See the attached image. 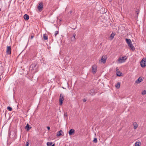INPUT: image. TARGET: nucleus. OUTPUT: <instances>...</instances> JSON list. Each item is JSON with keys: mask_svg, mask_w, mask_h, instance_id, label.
I'll return each mask as SVG.
<instances>
[{"mask_svg": "<svg viewBox=\"0 0 146 146\" xmlns=\"http://www.w3.org/2000/svg\"><path fill=\"white\" fill-rule=\"evenodd\" d=\"M36 64H32L30 66V69L32 68L31 69V70H35L36 68Z\"/></svg>", "mask_w": 146, "mask_h": 146, "instance_id": "obj_8", "label": "nucleus"}, {"mask_svg": "<svg viewBox=\"0 0 146 146\" xmlns=\"http://www.w3.org/2000/svg\"><path fill=\"white\" fill-rule=\"evenodd\" d=\"M134 126V129H135L138 127V125L136 122H134L133 123Z\"/></svg>", "mask_w": 146, "mask_h": 146, "instance_id": "obj_15", "label": "nucleus"}, {"mask_svg": "<svg viewBox=\"0 0 146 146\" xmlns=\"http://www.w3.org/2000/svg\"><path fill=\"white\" fill-rule=\"evenodd\" d=\"M52 142H48L47 143V146H51L52 145Z\"/></svg>", "mask_w": 146, "mask_h": 146, "instance_id": "obj_20", "label": "nucleus"}, {"mask_svg": "<svg viewBox=\"0 0 146 146\" xmlns=\"http://www.w3.org/2000/svg\"><path fill=\"white\" fill-rule=\"evenodd\" d=\"M58 33V31H56L55 32V34H54V35L55 36V37H56V35Z\"/></svg>", "mask_w": 146, "mask_h": 146, "instance_id": "obj_26", "label": "nucleus"}, {"mask_svg": "<svg viewBox=\"0 0 146 146\" xmlns=\"http://www.w3.org/2000/svg\"><path fill=\"white\" fill-rule=\"evenodd\" d=\"M125 40L127 44L131 43V40L130 39L126 38Z\"/></svg>", "mask_w": 146, "mask_h": 146, "instance_id": "obj_17", "label": "nucleus"}, {"mask_svg": "<svg viewBox=\"0 0 146 146\" xmlns=\"http://www.w3.org/2000/svg\"><path fill=\"white\" fill-rule=\"evenodd\" d=\"M43 38L44 40H46L48 39V36L47 35L45 34L43 35Z\"/></svg>", "mask_w": 146, "mask_h": 146, "instance_id": "obj_13", "label": "nucleus"}, {"mask_svg": "<svg viewBox=\"0 0 146 146\" xmlns=\"http://www.w3.org/2000/svg\"><path fill=\"white\" fill-rule=\"evenodd\" d=\"M132 44V42L131 43H129L128 44V46H129L131 45V44Z\"/></svg>", "mask_w": 146, "mask_h": 146, "instance_id": "obj_33", "label": "nucleus"}, {"mask_svg": "<svg viewBox=\"0 0 146 146\" xmlns=\"http://www.w3.org/2000/svg\"><path fill=\"white\" fill-rule=\"evenodd\" d=\"M29 144V141H27L26 142L25 146H28Z\"/></svg>", "mask_w": 146, "mask_h": 146, "instance_id": "obj_28", "label": "nucleus"}, {"mask_svg": "<svg viewBox=\"0 0 146 146\" xmlns=\"http://www.w3.org/2000/svg\"><path fill=\"white\" fill-rule=\"evenodd\" d=\"M93 141L95 143H96L97 142V138H94Z\"/></svg>", "mask_w": 146, "mask_h": 146, "instance_id": "obj_25", "label": "nucleus"}, {"mask_svg": "<svg viewBox=\"0 0 146 146\" xmlns=\"http://www.w3.org/2000/svg\"><path fill=\"white\" fill-rule=\"evenodd\" d=\"M64 100L63 96L62 95V94H60V98L59 99L60 104V105H62L63 103V101Z\"/></svg>", "mask_w": 146, "mask_h": 146, "instance_id": "obj_4", "label": "nucleus"}, {"mask_svg": "<svg viewBox=\"0 0 146 146\" xmlns=\"http://www.w3.org/2000/svg\"><path fill=\"white\" fill-rule=\"evenodd\" d=\"M75 132V130L73 129H71L68 132L69 134L70 135H72L74 134Z\"/></svg>", "mask_w": 146, "mask_h": 146, "instance_id": "obj_9", "label": "nucleus"}, {"mask_svg": "<svg viewBox=\"0 0 146 146\" xmlns=\"http://www.w3.org/2000/svg\"><path fill=\"white\" fill-rule=\"evenodd\" d=\"M59 20L60 21H62V19H60Z\"/></svg>", "mask_w": 146, "mask_h": 146, "instance_id": "obj_38", "label": "nucleus"}, {"mask_svg": "<svg viewBox=\"0 0 146 146\" xmlns=\"http://www.w3.org/2000/svg\"><path fill=\"white\" fill-rule=\"evenodd\" d=\"M141 145V143L140 142H136L135 143V146H139Z\"/></svg>", "mask_w": 146, "mask_h": 146, "instance_id": "obj_21", "label": "nucleus"}, {"mask_svg": "<svg viewBox=\"0 0 146 146\" xmlns=\"http://www.w3.org/2000/svg\"><path fill=\"white\" fill-rule=\"evenodd\" d=\"M139 13H137V16H138V14Z\"/></svg>", "mask_w": 146, "mask_h": 146, "instance_id": "obj_37", "label": "nucleus"}, {"mask_svg": "<svg viewBox=\"0 0 146 146\" xmlns=\"http://www.w3.org/2000/svg\"><path fill=\"white\" fill-rule=\"evenodd\" d=\"M143 81V79L141 77H139L138 79L136 80L135 81V82L137 83H139L140 82H141Z\"/></svg>", "mask_w": 146, "mask_h": 146, "instance_id": "obj_10", "label": "nucleus"}, {"mask_svg": "<svg viewBox=\"0 0 146 146\" xmlns=\"http://www.w3.org/2000/svg\"><path fill=\"white\" fill-rule=\"evenodd\" d=\"M76 27L75 28H72V29H76Z\"/></svg>", "mask_w": 146, "mask_h": 146, "instance_id": "obj_39", "label": "nucleus"}, {"mask_svg": "<svg viewBox=\"0 0 146 146\" xmlns=\"http://www.w3.org/2000/svg\"><path fill=\"white\" fill-rule=\"evenodd\" d=\"M141 66L142 67H144L146 66V59H143L140 62Z\"/></svg>", "mask_w": 146, "mask_h": 146, "instance_id": "obj_3", "label": "nucleus"}, {"mask_svg": "<svg viewBox=\"0 0 146 146\" xmlns=\"http://www.w3.org/2000/svg\"><path fill=\"white\" fill-rule=\"evenodd\" d=\"M121 73L120 72H117V76H121Z\"/></svg>", "mask_w": 146, "mask_h": 146, "instance_id": "obj_22", "label": "nucleus"}, {"mask_svg": "<svg viewBox=\"0 0 146 146\" xmlns=\"http://www.w3.org/2000/svg\"><path fill=\"white\" fill-rule=\"evenodd\" d=\"M120 83L119 82H118L117 83V84L115 85V86L116 88H118L120 87Z\"/></svg>", "mask_w": 146, "mask_h": 146, "instance_id": "obj_19", "label": "nucleus"}, {"mask_svg": "<svg viewBox=\"0 0 146 146\" xmlns=\"http://www.w3.org/2000/svg\"><path fill=\"white\" fill-rule=\"evenodd\" d=\"M97 70V66L95 65H94L92 66V71L93 73H95L96 72Z\"/></svg>", "mask_w": 146, "mask_h": 146, "instance_id": "obj_7", "label": "nucleus"}, {"mask_svg": "<svg viewBox=\"0 0 146 146\" xmlns=\"http://www.w3.org/2000/svg\"><path fill=\"white\" fill-rule=\"evenodd\" d=\"M115 35V33H112L110 35V37L111 38V39H112L114 37V36Z\"/></svg>", "mask_w": 146, "mask_h": 146, "instance_id": "obj_18", "label": "nucleus"}, {"mask_svg": "<svg viewBox=\"0 0 146 146\" xmlns=\"http://www.w3.org/2000/svg\"><path fill=\"white\" fill-rule=\"evenodd\" d=\"M24 18L25 20H27L29 18V16L27 14H25L24 16Z\"/></svg>", "mask_w": 146, "mask_h": 146, "instance_id": "obj_12", "label": "nucleus"}, {"mask_svg": "<svg viewBox=\"0 0 146 146\" xmlns=\"http://www.w3.org/2000/svg\"><path fill=\"white\" fill-rule=\"evenodd\" d=\"M0 70H1L2 71H3L4 68L3 67H0Z\"/></svg>", "mask_w": 146, "mask_h": 146, "instance_id": "obj_29", "label": "nucleus"}, {"mask_svg": "<svg viewBox=\"0 0 146 146\" xmlns=\"http://www.w3.org/2000/svg\"><path fill=\"white\" fill-rule=\"evenodd\" d=\"M139 10L138 9H136V13H139Z\"/></svg>", "mask_w": 146, "mask_h": 146, "instance_id": "obj_30", "label": "nucleus"}, {"mask_svg": "<svg viewBox=\"0 0 146 146\" xmlns=\"http://www.w3.org/2000/svg\"><path fill=\"white\" fill-rule=\"evenodd\" d=\"M7 109L9 111H11L12 110V108L9 106L7 107Z\"/></svg>", "mask_w": 146, "mask_h": 146, "instance_id": "obj_24", "label": "nucleus"}, {"mask_svg": "<svg viewBox=\"0 0 146 146\" xmlns=\"http://www.w3.org/2000/svg\"><path fill=\"white\" fill-rule=\"evenodd\" d=\"M31 127H30V125L27 123L26 126H25V128L27 131H29L31 128Z\"/></svg>", "mask_w": 146, "mask_h": 146, "instance_id": "obj_11", "label": "nucleus"}, {"mask_svg": "<svg viewBox=\"0 0 146 146\" xmlns=\"http://www.w3.org/2000/svg\"><path fill=\"white\" fill-rule=\"evenodd\" d=\"M47 129H48V130H50V127H47Z\"/></svg>", "mask_w": 146, "mask_h": 146, "instance_id": "obj_36", "label": "nucleus"}, {"mask_svg": "<svg viewBox=\"0 0 146 146\" xmlns=\"http://www.w3.org/2000/svg\"><path fill=\"white\" fill-rule=\"evenodd\" d=\"M62 131L61 130H60L59 131H58L57 133L56 136L57 137L59 136L62 135Z\"/></svg>", "mask_w": 146, "mask_h": 146, "instance_id": "obj_14", "label": "nucleus"}, {"mask_svg": "<svg viewBox=\"0 0 146 146\" xmlns=\"http://www.w3.org/2000/svg\"><path fill=\"white\" fill-rule=\"evenodd\" d=\"M75 36H76V34H74L73 36V37L72 38V40H74L75 39Z\"/></svg>", "mask_w": 146, "mask_h": 146, "instance_id": "obj_23", "label": "nucleus"}, {"mask_svg": "<svg viewBox=\"0 0 146 146\" xmlns=\"http://www.w3.org/2000/svg\"><path fill=\"white\" fill-rule=\"evenodd\" d=\"M86 100L85 99H84L83 102H86Z\"/></svg>", "mask_w": 146, "mask_h": 146, "instance_id": "obj_35", "label": "nucleus"}, {"mask_svg": "<svg viewBox=\"0 0 146 146\" xmlns=\"http://www.w3.org/2000/svg\"><path fill=\"white\" fill-rule=\"evenodd\" d=\"M107 59V57L106 55H103L101 59L100 60L99 62H103L104 64L106 62Z\"/></svg>", "mask_w": 146, "mask_h": 146, "instance_id": "obj_2", "label": "nucleus"}, {"mask_svg": "<svg viewBox=\"0 0 146 146\" xmlns=\"http://www.w3.org/2000/svg\"><path fill=\"white\" fill-rule=\"evenodd\" d=\"M129 47L130 48L131 50H134L135 49V48L132 44H131V45L129 46Z\"/></svg>", "mask_w": 146, "mask_h": 146, "instance_id": "obj_16", "label": "nucleus"}, {"mask_svg": "<svg viewBox=\"0 0 146 146\" xmlns=\"http://www.w3.org/2000/svg\"><path fill=\"white\" fill-rule=\"evenodd\" d=\"M11 46H7L6 53L7 54H11Z\"/></svg>", "mask_w": 146, "mask_h": 146, "instance_id": "obj_6", "label": "nucleus"}, {"mask_svg": "<svg viewBox=\"0 0 146 146\" xmlns=\"http://www.w3.org/2000/svg\"><path fill=\"white\" fill-rule=\"evenodd\" d=\"M43 8V3L42 2L40 3L38 5L37 7L38 10L41 11L42 9Z\"/></svg>", "mask_w": 146, "mask_h": 146, "instance_id": "obj_5", "label": "nucleus"}, {"mask_svg": "<svg viewBox=\"0 0 146 146\" xmlns=\"http://www.w3.org/2000/svg\"><path fill=\"white\" fill-rule=\"evenodd\" d=\"M66 58L65 59V61H66Z\"/></svg>", "mask_w": 146, "mask_h": 146, "instance_id": "obj_40", "label": "nucleus"}, {"mask_svg": "<svg viewBox=\"0 0 146 146\" xmlns=\"http://www.w3.org/2000/svg\"><path fill=\"white\" fill-rule=\"evenodd\" d=\"M91 92V91H89V92H88V93H89L91 95H92V94H91V92Z\"/></svg>", "mask_w": 146, "mask_h": 146, "instance_id": "obj_34", "label": "nucleus"}, {"mask_svg": "<svg viewBox=\"0 0 146 146\" xmlns=\"http://www.w3.org/2000/svg\"><path fill=\"white\" fill-rule=\"evenodd\" d=\"M34 37V35H31V39H32Z\"/></svg>", "mask_w": 146, "mask_h": 146, "instance_id": "obj_32", "label": "nucleus"}, {"mask_svg": "<svg viewBox=\"0 0 146 146\" xmlns=\"http://www.w3.org/2000/svg\"><path fill=\"white\" fill-rule=\"evenodd\" d=\"M64 116H67V113L66 112L64 113Z\"/></svg>", "mask_w": 146, "mask_h": 146, "instance_id": "obj_31", "label": "nucleus"}, {"mask_svg": "<svg viewBox=\"0 0 146 146\" xmlns=\"http://www.w3.org/2000/svg\"><path fill=\"white\" fill-rule=\"evenodd\" d=\"M127 59L125 56H124L122 57H120L118 59L117 61L119 63H121L125 62Z\"/></svg>", "mask_w": 146, "mask_h": 146, "instance_id": "obj_1", "label": "nucleus"}, {"mask_svg": "<svg viewBox=\"0 0 146 146\" xmlns=\"http://www.w3.org/2000/svg\"><path fill=\"white\" fill-rule=\"evenodd\" d=\"M142 94L143 95H145V94H146V91L145 90H143L142 92Z\"/></svg>", "mask_w": 146, "mask_h": 146, "instance_id": "obj_27", "label": "nucleus"}, {"mask_svg": "<svg viewBox=\"0 0 146 146\" xmlns=\"http://www.w3.org/2000/svg\"><path fill=\"white\" fill-rule=\"evenodd\" d=\"M1 11V9L0 8V11Z\"/></svg>", "mask_w": 146, "mask_h": 146, "instance_id": "obj_41", "label": "nucleus"}]
</instances>
